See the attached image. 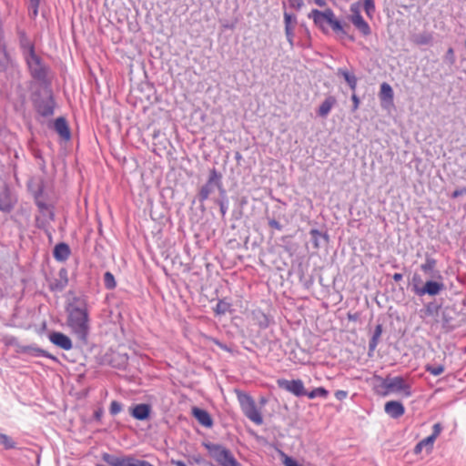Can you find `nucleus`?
<instances>
[{"instance_id":"1a4fd4ad","label":"nucleus","mask_w":466,"mask_h":466,"mask_svg":"<svg viewBox=\"0 0 466 466\" xmlns=\"http://www.w3.org/2000/svg\"><path fill=\"white\" fill-rule=\"evenodd\" d=\"M388 380V390L391 392H400L402 393L405 397H410L411 395L410 386L406 382L403 377H390L387 376Z\"/></svg>"},{"instance_id":"49530a36","label":"nucleus","mask_w":466,"mask_h":466,"mask_svg":"<svg viewBox=\"0 0 466 466\" xmlns=\"http://www.w3.org/2000/svg\"><path fill=\"white\" fill-rule=\"evenodd\" d=\"M122 409H123L122 403H120L117 400H113L110 403L109 412L112 416H116L122 410Z\"/></svg>"},{"instance_id":"5fc2aeb1","label":"nucleus","mask_w":466,"mask_h":466,"mask_svg":"<svg viewBox=\"0 0 466 466\" xmlns=\"http://www.w3.org/2000/svg\"><path fill=\"white\" fill-rule=\"evenodd\" d=\"M337 75L342 76L344 80L348 82L354 74L350 73L346 68H339Z\"/></svg>"},{"instance_id":"052dcab7","label":"nucleus","mask_w":466,"mask_h":466,"mask_svg":"<svg viewBox=\"0 0 466 466\" xmlns=\"http://www.w3.org/2000/svg\"><path fill=\"white\" fill-rule=\"evenodd\" d=\"M289 4L291 8L296 10L301 9V7L304 5L303 0H289Z\"/></svg>"},{"instance_id":"774afa93","label":"nucleus","mask_w":466,"mask_h":466,"mask_svg":"<svg viewBox=\"0 0 466 466\" xmlns=\"http://www.w3.org/2000/svg\"><path fill=\"white\" fill-rule=\"evenodd\" d=\"M133 466H154V465L150 464L148 461L138 460L136 458V461L133 464Z\"/></svg>"},{"instance_id":"e433bc0d","label":"nucleus","mask_w":466,"mask_h":466,"mask_svg":"<svg viewBox=\"0 0 466 466\" xmlns=\"http://www.w3.org/2000/svg\"><path fill=\"white\" fill-rule=\"evenodd\" d=\"M328 395L329 391L325 388L319 387L312 390L309 392L307 391V394L305 396H308L309 399H314L317 397L326 398Z\"/></svg>"},{"instance_id":"39448f33","label":"nucleus","mask_w":466,"mask_h":466,"mask_svg":"<svg viewBox=\"0 0 466 466\" xmlns=\"http://www.w3.org/2000/svg\"><path fill=\"white\" fill-rule=\"evenodd\" d=\"M222 174L215 167L211 168L208 173L207 182L200 187L197 198L203 204L209 196L214 192L215 188L221 187Z\"/></svg>"},{"instance_id":"864d4df0","label":"nucleus","mask_w":466,"mask_h":466,"mask_svg":"<svg viewBox=\"0 0 466 466\" xmlns=\"http://www.w3.org/2000/svg\"><path fill=\"white\" fill-rule=\"evenodd\" d=\"M350 12H351L350 17H354L355 15L362 16L360 15V2L353 3L350 5Z\"/></svg>"},{"instance_id":"9d476101","label":"nucleus","mask_w":466,"mask_h":466,"mask_svg":"<svg viewBox=\"0 0 466 466\" xmlns=\"http://www.w3.org/2000/svg\"><path fill=\"white\" fill-rule=\"evenodd\" d=\"M278 385L280 389L291 392L297 397L305 396L307 394V390L301 380H289L282 379L278 380Z\"/></svg>"},{"instance_id":"a18cd8bd","label":"nucleus","mask_w":466,"mask_h":466,"mask_svg":"<svg viewBox=\"0 0 466 466\" xmlns=\"http://www.w3.org/2000/svg\"><path fill=\"white\" fill-rule=\"evenodd\" d=\"M136 461V458L132 455L120 456V461L118 466H133Z\"/></svg>"},{"instance_id":"6ab92c4d","label":"nucleus","mask_w":466,"mask_h":466,"mask_svg":"<svg viewBox=\"0 0 466 466\" xmlns=\"http://www.w3.org/2000/svg\"><path fill=\"white\" fill-rule=\"evenodd\" d=\"M192 415L202 426L206 428H211L213 426V419L206 410L198 407H193Z\"/></svg>"},{"instance_id":"f03ea898","label":"nucleus","mask_w":466,"mask_h":466,"mask_svg":"<svg viewBox=\"0 0 466 466\" xmlns=\"http://www.w3.org/2000/svg\"><path fill=\"white\" fill-rule=\"evenodd\" d=\"M25 63L31 77L44 87L49 86L51 84L48 78L49 66L44 60L36 55L35 51L30 48V54L25 55Z\"/></svg>"},{"instance_id":"7c9ffc66","label":"nucleus","mask_w":466,"mask_h":466,"mask_svg":"<svg viewBox=\"0 0 466 466\" xmlns=\"http://www.w3.org/2000/svg\"><path fill=\"white\" fill-rule=\"evenodd\" d=\"M376 380L379 381L378 384L375 385V391L381 396H387L390 393V390H388V380L386 378L375 377Z\"/></svg>"},{"instance_id":"393cba45","label":"nucleus","mask_w":466,"mask_h":466,"mask_svg":"<svg viewBox=\"0 0 466 466\" xmlns=\"http://www.w3.org/2000/svg\"><path fill=\"white\" fill-rule=\"evenodd\" d=\"M350 20L364 36H368L371 34L370 26L362 16L355 15L354 17H350Z\"/></svg>"},{"instance_id":"f257e3e1","label":"nucleus","mask_w":466,"mask_h":466,"mask_svg":"<svg viewBox=\"0 0 466 466\" xmlns=\"http://www.w3.org/2000/svg\"><path fill=\"white\" fill-rule=\"evenodd\" d=\"M67 324L83 344H87L89 311L86 297L76 296L67 306Z\"/></svg>"},{"instance_id":"412c9836","label":"nucleus","mask_w":466,"mask_h":466,"mask_svg":"<svg viewBox=\"0 0 466 466\" xmlns=\"http://www.w3.org/2000/svg\"><path fill=\"white\" fill-rule=\"evenodd\" d=\"M56 132L65 140H69L71 137L70 129L65 117H57L55 121Z\"/></svg>"},{"instance_id":"2eb2a0df","label":"nucleus","mask_w":466,"mask_h":466,"mask_svg":"<svg viewBox=\"0 0 466 466\" xmlns=\"http://www.w3.org/2000/svg\"><path fill=\"white\" fill-rule=\"evenodd\" d=\"M251 318L254 323L261 329H266L274 323L273 316L262 311L260 309H253L251 312Z\"/></svg>"},{"instance_id":"58836bf2","label":"nucleus","mask_w":466,"mask_h":466,"mask_svg":"<svg viewBox=\"0 0 466 466\" xmlns=\"http://www.w3.org/2000/svg\"><path fill=\"white\" fill-rule=\"evenodd\" d=\"M36 207L38 208L39 211L44 213V212H47L48 213V216H49V218L51 220H54L55 218V214L54 212L50 209L49 206L44 202L42 199H38V200H35V201Z\"/></svg>"},{"instance_id":"bf43d9fd","label":"nucleus","mask_w":466,"mask_h":466,"mask_svg":"<svg viewBox=\"0 0 466 466\" xmlns=\"http://www.w3.org/2000/svg\"><path fill=\"white\" fill-rule=\"evenodd\" d=\"M466 195V187L456 188L451 195L452 198H457Z\"/></svg>"},{"instance_id":"8fccbe9b","label":"nucleus","mask_w":466,"mask_h":466,"mask_svg":"<svg viewBox=\"0 0 466 466\" xmlns=\"http://www.w3.org/2000/svg\"><path fill=\"white\" fill-rule=\"evenodd\" d=\"M364 10L367 15L371 16L375 12L374 1L364 0Z\"/></svg>"},{"instance_id":"13d9d810","label":"nucleus","mask_w":466,"mask_h":466,"mask_svg":"<svg viewBox=\"0 0 466 466\" xmlns=\"http://www.w3.org/2000/svg\"><path fill=\"white\" fill-rule=\"evenodd\" d=\"M189 462L192 464V463H196V464H209L211 465V463L209 462H207L200 455H197V456H192Z\"/></svg>"},{"instance_id":"f3484780","label":"nucleus","mask_w":466,"mask_h":466,"mask_svg":"<svg viewBox=\"0 0 466 466\" xmlns=\"http://www.w3.org/2000/svg\"><path fill=\"white\" fill-rule=\"evenodd\" d=\"M152 407L147 403H140L129 408L130 415L137 420H147L150 418Z\"/></svg>"},{"instance_id":"37998d69","label":"nucleus","mask_w":466,"mask_h":466,"mask_svg":"<svg viewBox=\"0 0 466 466\" xmlns=\"http://www.w3.org/2000/svg\"><path fill=\"white\" fill-rule=\"evenodd\" d=\"M45 191V184L44 181L41 180L35 187V188L32 191L35 201L41 199Z\"/></svg>"},{"instance_id":"c9c22d12","label":"nucleus","mask_w":466,"mask_h":466,"mask_svg":"<svg viewBox=\"0 0 466 466\" xmlns=\"http://www.w3.org/2000/svg\"><path fill=\"white\" fill-rule=\"evenodd\" d=\"M116 358L117 360H115V359L111 360L112 366L116 367V368H117L119 370L125 369L127 367V365L128 357L127 355L117 354L116 356Z\"/></svg>"},{"instance_id":"4468645a","label":"nucleus","mask_w":466,"mask_h":466,"mask_svg":"<svg viewBox=\"0 0 466 466\" xmlns=\"http://www.w3.org/2000/svg\"><path fill=\"white\" fill-rule=\"evenodd\" d=\"M68 272L66 268L58 271V278L48 279V287L52 292H61L68 285Z\"/></svg>"},{"instance_id":"5701e85b","label":"nucleus","mask_w":466,"mask_h":466,"mask_svg":"<svg viewBox=\"0 0 466 466\" xmlns=\"http://www.w3.org/2000/svg\"><path fill=\"white\" fill-rule=\"evenodd\" d=\"M279 211H280V207H278L277 211H273L271 214L267 210L265 216L269 228L281 231L283 229V225L279 221L280 218V212Z\"/></svg>"},{"instance_id":"4d7b16f0","label":"nucleus","mask_w":466,"mask_h":466,"mask_svg":"<svg viewBox=\"0 0 466 466\" xmlns=\"http://www.w3.org/2000/svg\"><path fill=\"white\" fill-rule=\"evenodd\" d=\"M442 429H443V427H442L441 423H440V422L435 423L432 427V433L431 435L433 436L435 439H437V437L441 434Z\"/></svg>"},{"instance_id":"ea45409f","label":"nucleus","mask_w":466,"mask_h":466,"mask_svg":"<svg viewBox=\"0 0 466 466\" xmlns=\"http://www.w3.org/2000/svg\"><path fill=\"white\" fill-rule=\"evenodd\" d=\"M0 444L6 450L15 449V442L6 434L0 433Z\"/></svg>"},{"instance_id":"20e7f679","label":"nucleus","mask_w":466,"mask_h":466,"mask_svg":"<svg viewBox=\"0 0 466 466\" xmlns=\"http://www.w3.org/2000/svg\"><path fill=\"white\" fill-rule=\"evenodd\" d=\"M203 446L219 466H242L225 446L212 442H203Z\"/></svg>"},{"instance_id":"72a5a7b5","label":"nucleus","mask_w":466,"mask_h":466,"mask_svg":"<svg viewBox=\"0 0 466 466\" xmlns=\"http://www.w3.org/2000/svg\"><path fill=\"white\" fill-rule=\"evenodd\" d=\"M424 283L422 281V279L420 275L415 273L412 276L411 279V289L414 292L415 295L419 296L420 293V289L423 287Z\"/></svg>"},{"instance_id":"f704fd0d","label":"nucleus","mask_w":466,"mask_h":466,"mask_svg":"<svg viewBox=\"0 0 466 466\" xmlns=\"http://www.w3.org/2000/svg\"><path fill=\"white\" fill-rule=\"evenodd\" d=\"M230 303L225 301L224 299H219L214 309V312L216 315H225L230 310Z\"/></svg>"},{"instance_id":"423d86ee","label":"nucleus","mask_w":466,"mask_h":466,"mask_svg":"<svg viewBox=\"0 0 466 466\" xmlns=\"http://www.w3.org/2000/svg\"><path fill=\"white\" fill-rule=\"evenodd\" d=\"M238 399L244 415L258 425L263 423V417L258 410L252 397L247 393L238 392Z\"/></svg>"},{"instance_id":"bb28decb","label":"nucleus","mask_w":466,"mask_h":466,"mask_svg":"<svg viewBox=\"0 0 466 466\" xmlns=\"http://www.w3.org/2000/svg\"><path fill=\"white\" fill-rule=\"evenodd\" d=\"M328 24L331 26L334 32L340 34L341 36H347L351 42L355 41V37L353 35H348L341 23L335 18L333 12Z\"/></svg>"},{"instance_id":"f8f14e48","label":"nucleus","mask_w":466,"mask_h":466,"mask_svg":"<svg viewBox=\"0 0 466 466\" xmlns=\"http://www.w3.org/2000/svg\"><path fill=\"white\" fill-rule=\"evenodd\" d=\"M331 15H332V10L330 8H328L325 11H319L318 9H313L308 15V17L311 18L313 20L315 25L318 26L323 33H328V30L325 27V24L329 23V20H330Z\"/></svg>"},{"instance_id":"0eeeda50","label":"nucleus","mask_w":466,"mask_h":466,"mask_svg":"<svg viewBox=\"0 0 466 466\" xmlns=\"http://www.w3.org/2000/svg\"><path fill=\"white\" fill-rule=\"evenodd\" d=\"M461 314L452 307H445L441 310V323L445 332H451L461 326Z\"/></svg>"},{"instance_id":"e2e57ef3","label":"nucleus","mask_w":466,"mask_h":466,"mask_svg":"<svg viewBox=\"0 0 466 466\" xmlns=\"http://www.w3.org/2000/svg\"><path fill=\"white\" fill-rule=\"evenodd\" d=\"M103 414H104V410H103V408L99 407L94 411L93 418L96 421L101 422Z\"/></svg>"},{"instance_id":"69168bd1","label":"nucleus","mask_w":466,"mask_h":466,"mask_svg":"<svg viewBox=\"0 0 466 466\" xmlns=\"http://www.w3.org/2000/svg\"><path fill=\"white\" fill-rule=\"evenodd\" d=\"M357 82H358V79H357V77H356V76H355V75H353V76H351V78H350V80L347 82V84L349 85L350 88L353 92H355V90H356V87H357Z\"/></svg>"},{"instance_id":"4be33fe9","label":"nucleus","mask_w":466,"mask_h":466,"mask_svg":"<svg viewBox=\"0 0 466 466\" xmlns=\"http://www.w3.org/2000/svg\"><path fill=\"white\" fill-rule=\"evenodd\" d=\"M71 250L69 246L65 242L56 244L53 250V256L57 261H66L70 256Z\"/></svg>"},{"instance_id":"2f4dec72","label":"nucleus","mask_w":466,"mask_h":466,"mask_svg":"<svg viewBox=\"0 0 466 466\" xmlns=\"http://www.w3.org/2000/svg\"><path fill=\"white\" fill-rule=\"evenodd\" d=\"M441 305L439 304L436 300L431 301L424 305L423 312L425 316L432 317L439 313Z\"/></svg>"},{"instance_id":"a19ab883","label":"nucleus","mask_w":466,"mask_h":466,"mask_svg":"<svg viewBox=\"0 0 466 466\" xmlns=\"http://www.w3.org/2000/svg\"><path fill=\"white\" fill-rule=\"evenodd\" d=\"M102 460L111 466H118L120 461V456H116L110 453H103Z\"/></svg>"},{"instance_id":"680f3d73","label":"nucleus","mask_w":466,"mask_h":466,"mask_svg":"<svg viewBox=\"0 0 466 466\" xmlns=\"http://www.w3.org/2000/svg\"><path fill=\"white\" fill-rule=\"evenodd\" d=\"M351 100L353 102V105H352V107H351V111L352 112H355L358 110L359 106H360V98L359 96L356 95L355 92H353L352 96H351Z\"/></svg>"},{"instance_id":"09e8293b","label":"nucleus","mask_w":466,"mask_h":466,"mask_svg":"<svg viewBox=\"0 0 466 466\" xmlns=\"http://www.w3.org/2000/svg\"><path fill=\"white\" fill-rule=\"evenodd\" d=\"M214 202L218 205L219 210L221 213V217L225 218L228 211V200L223 199H214Z\"/></svg>"},{"instance_id":"b1692460","label":"nucleus","mask_w":466,"mask_h":466,"mask_svg":"<svg viewBox=\"0 0 466 466\" xmlns=\"http://www.w3.org/2000/svg\"><path fill=\"white\" fill-rule=\"evenodd\" d=\"M337 99L333 96H329L320 104L317 114L321 117H326L330 112L331 108L336 105Z\"/></svg>"},{"instance_id":"de8ad7c7","label":"nucleus","mask_w":466,"mask_h":466,"mask_svg":"<svg viewBox=\"0 0 466 466\" xmlns=\"http://www.w3.org/2000/svg\"><path fill=\"white\" fill-rule=\"evenodd\" d=\"M285 26H295L297 25V17L288 12H284Z\"/></svg>"},{"instance_id":"c756f323","label":"nucleus","mask_w":466,"mask_h":466,"mask_svg":"<svg viewBox=\"0 0 466 466\" xmlns=\"http://www.w3.org/2000/svg\"><path fill=\"white\" fill-rule=\"evenodd\" d=\"M309 234L311 237V241H312L314 248H319V247H320L319 239L320 238H324L326 240V242L329 241L328 234L321 233L319 229L312 228V229H310Z\"/></svg>"},{"instance_id":"ddd939ff","label":"nucleus","mask_w":466,"mask_h":466,"mask_svg":"<svg viewBox=\"0 0 466 466\" xmlns=\"http://www.w3.org/2000/svg\"><path fill=\"white\" fill-rule=\"evenodd\" d=\"M15 351L19 354H26L33 357H45L57 361L56 357L53 356L48 351L38 348L36 345H17Z\"/></svg>"},{"instance_id":"4c0bfd02","label":"nucleus","mask_w":466,"mask_h":466,"mask_svg":"<svg viewBox=\"0 0 466 466\" xmlns=\"http://www.w3.org/2000/svg\"><path fill=\"white\" fill-rule=\"evenodd\" d=\"M104 285L106 289H114L116 286L115 277L109 271L104 274Z\"/></svg>"},{"instance_id":"6e6d98bb","label":"nucleus","mask_w":466,"mask_h":466,"mask_svg":"<svg viewBox=\"0 0 466 466\" xmlns=\"http://www.w3.org/2000/svg\"><path fill=\"white\" fill-rule=\"evenodd\" d=\"M445 60L448 61L451 65L455 63V56L453 48L450 47L445 54Z\"/></svg>"},{"instance_id":"c03bdc74","label":"nucleus","mask_w":466,"mask_h":466,"mask_svg":"<svg viewBox=\"0 0 466 466\" xmlns=\"http://www.w3.org/2000/svg\"><path fill=\"white\" fill-rule=\"evenodd\" d=\"M8 62V56L5 47H0V72L5 70Z\"/></svg>"},{"instance_id":"473e14b6","label":"nucleus","mask_w":466,"mask_h":466,"mask_svg":"<svg viewBox=\"0 0 466 466\" xmlns=\"http://www.w3.org/2000/svg\"><path fill=\"white\" fill-rule=\"evenodd\" d=\"M20 46L23 49L24 56L25 57V55L30 54V48L32 47L33 51L35 50V45L26 37L25 33L21 34L20 37Z\"/></svg>"},{"instance_id":"aec40b11","label":"nucleus","mask_w":466,"mask_h":466,"mask_svg":"<svg viewBox=\"0 0 466 466\" xmlns=\"http://www.w3.org/2000/svg\"><path fill=\"white\" fill-rule=\"evenodd\" d=\"M420 270L428 277L437 276V274H441L439 269H437V260L429 254L425 256V261L420 265Z\"/></svg>"},{"instance_id":"79ce46f5","label":"nucleus","mask_w":466,"mask_h":466,"mask_svg":"<svg viewBox=\"0 0 466 466\" xmlns=\"http://www.w3.org/2000/svg\"><path fill=\"white\" fill-rule=\"evenodd\" d=\"M425 370L434 376H439L444 371V366L441 364H439V365L427 364L425 366Z\"/></svg>"},{"instance_id":"a878e982","label":"nucleus","mask_w":466,"mask_h":466,"mask_svg":"<svg viewBox=\"0 0 466 466\" xmlns=\"http://www.w3.org/2000/svg\"><path fill=\"white\" fill-rule=\"evenodd\" d=\"M411 42L416 46H428L433 42L432 33L424 31L420 34H416L411 36Z\"/></svg>"},{"instance_id":"c85d7f7f","label":"nucleus","mask_w":466,"mask_h":466,"mask_svg":"<svg viewBox=\"0 0 466 466\" xmlns=\"http://www.w3.org/2000/svg\"><path fill=\"white\" fill-rule=\"evenodd\" d=\"M394 93L392 87L386 82L380 85V98L381 101L392 103Z\"/></svg>"},{"instance_id":"6e6552de","label":"nucleus","mask_w":466,"mask_h":466,"mask_svg":"<svg viewBox=\"0 0 466 466\" xmlns=\"http://www.w3.org/2000/svg\"><path fill=\"white\" fill-rule=\"evenodd\" d=\"M429 278L430 279L424 282L423 287H421L419 297L425 295L435 297L446 290V285L443 282V277L441 274H437V276Z\"/></svg>"},{"instance_id":"cd10ccee","label":"nucleus","mask_w":466,"mask_h":466,"mask_svg":"<svg viewBox=\"0 0 466 466\" xmlns=\"http://www.w3.org/2000/svg\"><path fill=\"white\" fill-rule=\"evenodd\" d=\"M381 334H382V324L379 323L376 325L373 334L369 340V351L370 352H373L376 350V348L380 342Z\"/></svg>"},{"instance_id":"0e129e2a","label":"nucleus","mask_w":466,"mask_h":466,"mask_svg":"<svg viewBox=\"0 0 466 466\" xmlns=\"http://www.w3.org/2000/svg\"><path fill=\"white\" fill-rule=\"evenodd\" d=\"M34 15H37L40 0H29Z\"/></svg>"},{"instance_id":"7ed1b4c3","label":"nucleus","mask_w":466,"mask_h":466,"mask_svg":"<svg viewBox=\"0 0 466 466\" xmlns=\"http://www.w3.org/2000/svg\"><path fill=\"white\" fill-rule=\"evenodd\" d=\"M33 104L40 116L48 117L54 115L56 102L49 86L45 87L43 92L35 91L33 94Z\"/></svg>"},{"instance_id":"9b49d317","label":"nucleus","mask_w":466,"mask_h":466,"mask_svg":"<svg viewBox=\"0 0 466 466\" xmlns=\"http://www.w3.org/2000/svg\"><path fill=\"white\" fill-rule=\"evenodd\" d=\"M16 203V198L12 195L9 187L5 185L0 192V211L5 214L11 213Z\"/></svg>"},{"instance_id":"dca6fc26","label":"nucleus","mask_w":466,"mask_h":466,"mask_svg":"<svg viewBox=\"0 0 466 466\" xmlns=\"http://www.w3.org/2000/svg\"><path fill=\"white\" fill-rule=\"evenodd\" d=\"M48 339L54 345L64 350H70L73 348L71 339L62 332L52 331L48 334Z\"/></svg>"},{"instance_id":"a211bd4d","label":"nucleus","mask_w":466,"mask_h":466,"mask_svg":"<svg viewBox=\"0 0 466 466\" xmlns=\"http://www.w3.org/2000/svg\"><path fill=\"white\" fill-rule=\"evenodd\" d=\"M384 410L392 419H399L405 413L403 404L397 400H390L386 402Z\"/></svg>"},{"instance_id":"603ef678","label":"nucleus","mask_w":466,"mask_h":466,"mask_svg":"<svg viewBox=\"0 0 466 466\" xmlns=\"http://www.w3.org/2000/svg\"><path fill=\"white\" fill-rule=\"evenodd\" d=\"M435 440L436 439L433 436L430 435L427 438L421 440L420 442L423 444V446L427 447L429 451H431Z\"/></svg>"},{"instance_id":"338daca9","label":"nucleus","mask_w":466,"mask_h":466,"mask_svg":"<svg viewBox=\"0 0 466 466\" xmlns=\"http://www.w3.org/2000/svg\"><path fill=\"white\" fill-rule=\"evenodd\" d=\"M347 396H348V391H346V390H339L335 392V397L339 400H342L346 399Z\"/></svg>"},{"instance_id":"3c124183","label":"nucleus","mask_w":466,"mask_h":466,"mask_svg":"<svg viewBox=\"0 0 466 466\" xmlns=\"http://www.w3.org/2000/svg\"><path fill=\"white\" fill-rule=\"evenodd\" d=\"M294 27L295 26H285V34L288 42L291 46H293V39H294Z\"/></svg>"}]
</instances>
